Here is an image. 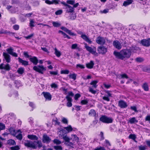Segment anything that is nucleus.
<instances>
[{
    "label": "nucleus",
    "instance_id": "obj_3",
    "mask_svg": "<svg viewBox=\"0 0 150 150\" xmlns=\"http://www.w3.org/2000/svg\"><path fill=\"white\" fill-rule=\"evenodd\" d=\"M84 45L85 47L88 51L96 56H98V53L96 52V48L95 47H89L86 43H84Z\"/></svg>",
    "mask_w": 150,
    "mask_h": 150
},
{
    "label": "nucleus",
    "instance_id": "obj_59",
    "mask_svg": "<svg viewBox=\"0 0 150 150\" xmlns=\"http://www.w3.org/2000/svg\"><path fill=\"white\" fill-rule=\"evenodd\" d=\"M15 83L16 84V86L18 87L20 85V81H15Z\"/></svg>",
    "mask_w": 150,
    "mask_h": 150
},
{
    "label": "nucleus",
    "instance_id": "obj_25",
    "mask_svg": "<svg viewBox=\"0 0 150 150\" xmlns=\"http://www.w3.org/2000/svg\"><path fill=\"white\" fill-rule=\"evenodd\" d=\"M29 59L34 65H37L38 62V59L35 57H34L32 58H30Z\"/></svg>",
    "mask_w": 150,
    "mask_h": 150
},
{
    "label": "nucleus",
    "instance_id": "obj_17",
    "mask_svg": "<svg viewBox=\"0 0 150 150\" xmlns=\"http://www.w3.org/2000/svg\"><path fill=\"white\" fill-rule=\"evenodd\" d=\"M114 46L118 50H120L122 48L121 43L117 40L114 41L113 42Z\"/></svg>",
    "mask_w": 150,
    "mask_h": 150
},
{
    "label": "nucleus",
    "instance_id": "obj_45",
    "mask_svg": "<svg viewBox=\"0 0 150 150\" xmlns=\"http://www.w3.org/2000/svg\"><path fill=\"white\" fill-rule=\"evenodd\" d=\"M55 54L56 56L57 57H59L61 55V53L60 51H58L56 48L55 49Z\"/></svg>",
    "mask_w": 150,
    "mask_h": 150
},
{
    "label": "nucleus",
    "instance_id": "obj_6",
    "mask_svg": "<svg viewBox=\"0 0 150 150\" xmlns=\"http://www.w3.org/2000/svg\"><path fill=\"white\" fill-rule=\"evenodd\" d=\"M77 32L78 34L81 35V38L86 42L88 43L89 44H91L92 43V41L89 39V37L85 34H84L82 31L80 30H78Z\"/></svg>",
    "mask_w": 150,
    "mask_h": 150
},
{
    "label": "nucleus",
    "instance_id": "obj_55",
    "mask_svg": "<svg viewBox=\"0 0 150 150\" xmlns=\"http://www.w3.org/2000/svg\"><path fill=\"white\" fill-rule=\"evenodd\" d=\"M69 73V71L67 70H63L61 71V74H68Z\"/></svg>",
    "mask_w": 150,
    "mask_h": 150
},
{
    "label": "nucleus",
    "instance_id": "obj_50",
    "mask_svg": "<svg viewBox=\"0 0 150 150\" xmlns=\"http://www.w3.org/2000/svg\"><path fill=\"white\" fill-rule=\"evenodd\" d=\"M69 76L70 78H72L74 80H75L76 79V75L74 74H70L69 75Z\"/></svg>",
    "mask_w": 150,
    "mask_h": 150
},
{
    "label": "nucleus",
    "instance_id": "obj_15",
    "mask_svg": "<svg viewBox=\"0 0 150 150\" xmlns=\"http://www.w3.org/2000/svg\"><path fill=\"white\" fill-rule=\"evenodd\" d=\"M140 43L142 45L145 47H149L150 45V41L149 39H143L142 40Z\"/></svg>",
    "mask_w": 150,
    "mask_h": 150
},
{
    "label": "nucleus",
    "instance_id": "obj_51",
    "mask_svg": "<svg viewBox=\"0 0 150 150\" xmlns=\"http://www.w3.org/2000/svg\"><path fill=\"white\" fill-rule=\"evenodd\" d=\"M102 98L103 100L106 101L107 102H109L110 100V98L105 95L103 96Z\"/></svg>",
    "mask_w": 150,
    "mask_h": 150
},
{
    "label": "nucleus",
    "instance_id": "obj_40",
    "mask_svg": "<svg viewBox=\"0 0 150 150\" xmlns=\"http://www.w3.org/2000/svg\"><path fill=\"white\" fill-rule=\"evenodd\" d=\"M106 94L105 96L108 97L109 98L112 97V94L111 93V91H105Z\"/></svg>",
    "mask_w": 150,
    "mask_h": 150
},
{
    "label": "nucleus",
    "instance_id": "obj_20",
    "mask_svg": "<svg viewBox=\"0 0 150 150\" xmlns=\"http://www.w3.org/2000/svg\"><path fill=\"white\" fill-rule=\"evenodd\" d=\"M61 28V29L66 32L67 33L70 35H76V34H75L72 32L71 30H69L67 28L65 27H62Z\"/></svg>",
    "mask_w": 150,
    "mask_h": 150
},
{
    "label": "nucleus",
    "instance_id": "obj_57",
    "mask_svg": "<svg viewBox=\"0 0 150 150\" xmlns=\"http://www.w3.org/2000/svg\"><path fill=\"white\" fill-rule=\"evenodd\" d=\"M62 13V10H58L55 12V14L56 15H59L61 14Z\"/></svg>",
    "mask_w": 150,
    "mask_h": 150
},
{
    "label": "nucleus",
    "instance_id": "obj_10",
    "mask_svg": "<svg viewBox=\"0 0 150 150\" xmlns=\"http://www.w3.org/2000/svg\"><path fill=\"white\" fill-rule=\"evenodd\" d=\"M96 42L99 45H104L105 42V39L103 37L99 36L96 39Z\"/></svg>",
    "mask_w": 150,
    "mask_h": 150
},
{
    "label": "nucleus",
    "instance_id": "obj_36",
    "mask_svg": "<svg viewBox=\"0 0 150 150\" xmlns=\"http://www.w3.org/2000/svg\"><path fill=\"white\" fill-rule=\"evenodd\" d=\"M17 71L19 74H22L24 72V69L22 67L19 68Z\"/></svg>",
    "mask_w": 150,
    "mask_h": 150
},
{
    "label": "nucleus",
    "instance_id": "obj_60",
    "mask_svg": "<svg viewBox=\"0 0 150 150\" xmlns=\"http://www.w3.org/2000/svg\"><path fill=\"white\" fill-rule=\"evenodd\" d=\"M50 86L52 88H56L58 87L57 85L54 83H53L51 84L50 85Z\"/></svg>",
    "mask_w": 150,
    "mask_h": 150
},
{
    "label": "nucleus",
    "instance_id": "obj_8",
    "mask_svg": "<svg viewBox=\"0 0 150 150\" xmlns=\"http://www.w3.org/2000/svg\"><path fill=\"white\" fill-rule=\"evenodd\" d=\"M34 144V141L33 142L30 141H27L24 143L25 146L28 148L36 149V147L35 145Z\"/></svg>",
    "mask_w": 150,
    "mask_h": 150
},
{
    "label": "nucleus",
    "instance_id": "obj_52",
    "mask_svg": "<svg viewBox=\"0 0 150 150\" xmlns=\"http://www.w3.org/2000/svg\"><path fill=\"white\" fill-rule=\"evenodd\" d=\"M89 91L93 94H96V91L94 90L91 87H89Z\"/></svg>",
    "mask_w": 150,
    "mask_h": 150
},
{
    "label": "nucleus",
    "instance_id": "obj_38",
    "mask_svg": "<svg viewBox=\"0 0 150 150\" xmlns=\"http://www.w3.org/2000/svg\"><path fill=\"white\" fill-rule=\"evenodd\" d=\"M142 87L145 91H147L149 90L148 86L146 83L143 84L142 86Z\"/></svg>",
    "mask_w": 150,
    "mask_h": 150
},
{
    "label": "nucleus",
    "instance_id": "obj_39",
    "mask_svg": "<svg viewBox=\"0 0 150 150\" xmlns=\"http://www.w3.org/2000/svg\"><path fill=\"white\" fill-rule=\"evenodd\" d=\"M53 26L54 27H58L60 26L61 24L59 22H57L53 21L52 22Z\"/></svg>",
    "mask_w": 150,
    "mask_h": 150
},
{
    "label": "nucleus",
    "instance_id": "obj_23",
    "mask_svg": "<svg viewBox=\"0 0 150 150\" xmlns=\"http://www.w3.org/2000/svg\"><path fill=\"white\" fill-rule=\"evenodd\" d=\"M0 34H6L9 35H13L14 34V33L6 30H4L3 29H1L0 30Z\"/></svg>",
    "mask_w": 150,
    "mask_h": 150
},
{
    "label": "nucleus",
    "instance_id": "obj_16",
    "mask_svg": "<svg viewBox=\"0 0 150 150\" xmlns=\"http://www.w3.org/2000/svg\"><path fill=\"white\" fill-rule=\"evenodd\" d=\"M42 94L46 100H51L52 95L49 93L43 92L42 93Z\"/></svg>",
    "mask_w": 150,
    "mask_h": 150
},
{
    "label": "nucleus",
    "instance_id": "obj_4",
    "mask_svg": "<svg viewBox=\"0 0 150 150\" xmlns=\"http://www.w3.org/2000/svg\"><path fill=\"white\" fill-rule=\"evenodd\" d=\"M100 121L105 123H110L112 122L113 119L111 117H108L105 115H102L99 119Z\"/></svg>",
    "mask_w": 150,
    "mask_h": 150
},
{
    "label": "nucleus",
    "instance_id": "obj_54",
    "mask_svg": "<svg viewBox=\"0 0 150 150\" xmlns=\"http://www.w3.org/2000/svg\"><path fill=\"white\" fill-rule=\"evenodd\" d=\"M67 3L71 5H73L75 3V2L74 0H68L67 1Z\"/></svg>",
    "mask_w": 150,
    "mask_h": 150
},
{
    "label": "nucleus",
    "instance_id": "obj_33",
    "mask_svg": "<svg viewBox=\"0 0 150 150\" xmlns=\"http://www.w3.org/2000/svg\"><path fill=\"white\" fill-rule=\"evenodd\" d=\"M129 122L131 124H132L138 122V120L136 119L135 117H133L130 118Z\"/></svg>",
    "mask_w": 150,
    "mask_h": 150
},
{
    "label": "nucleus",
    "instance_id": "obj_19",
    "mask_svg": "<svg viewBox=\"0 0 150 150\" xmlns=\"http://www.w3.org/2000/svg\"><path fill=\"white\" fill-rule=\"evenodd\" d=\"M61 28V29L66 32L67 33L70 35H76V34H75L72 32L71 30H69L67 28L65 27H62Z\"/></svg>",
    "mask_w": 150,
    "mask_h": 150
},
{
    "label": "nucleus",
    "instance_id": "obj_43",
    "mask_svg": "<svg viewBox=\"0 0 150 150\" xmlns=\"http://www.w3.org/2000/svg\"><path fill=\"white\" fill-rule=\"evenodd\" d=\"M129 138L134 140L135 142H137V141L135 140L136 138V137L134 134H130L129 136Z\"/></svg>",
    "mask_w": 150,
    "mask_h": 150
},
{
    "label": "nucleus",
    "instance_id": "obj_2",
    "mask_svg": "<svg viewBox=\"0 0 150 150\" xmlns=\"http://www.w3.org/2000/svg\"><path fill=\"white\" fill-rule=\"evenodd\" d=\"M84 45L85 47L88 51L96 56H98V53L96 52V48L95 47H89L86 43H84Z\"/></svg>",
    "mask_w": 150,
    "mask_h": 150
},
{
    "label": "nucleus",
    "instance_id": "obj_46",
    "mask_svg": "<svg viewBox=\"0 0 150 150\" xmlns=\"http://www.w3.org/2000/svg\"><path fill=\"white\" fill-rule=\"evenodd\" d=\"M20 148L18 146L11 147L10 148L11 150H19Z\"/></svg>",
    "mask_w": 150,
    "mask_h": 150
},
{
    "label": "nucleus",
    "instance_id": "obj_24",
    "mask_svg": "<svg viewBox=\"0 0 150 150\" xmlns=\"http://www.w3.org/2000/svg\"><path fill=\"white\" fill-rule=\"evenodd\" d=\"M34 144L36 146V149L37 147L40 149L42 146V144L41 141H35Z\"/></svg>",
    "mask_w": 150,
    "mask_h": 150
},
{
    "label": "nucleus",
    "instance_id": "obj_48",
    "mask_svg": "<svg viewBox=\"0 0 150 150\" xmlns=\"http://www.w3.org/2000/svg\"><path fill=\"white\" fill-rule=\"evenodd\" d=\"M5 129V125L2 123H0V130H3Z\"/></svg>",
    "mask_w": 150,
    "mask_h": 150
},
{
    "label": "nucleus",
    "instance_id": "obj_56",
    "mask_svg": "<svg viewBox=\"0 0 150 150\" xmlns=\"http://www.w3.org/2000/svg\"><path fill=\"white\" fill-rule=\"evenodd\" d=\"M136 60L137 62H141L144 61V59L142 58L139 57L136 58Z\"/></svg>",
    "mask_w": 150,
    "mask_h": 150
},
{
    "label": "nucleus",
    "instance_id": "obj_27",
    "mask_svg": "<svg viewBox=\"0 0 150 150\" xmlns=\"http://www.w3.org/2000/svg\"><path fill=\"white\" fill-rule=\"evenodd\" d=\"M94 62L93 61H91L89 63L86 64V67L88 69H92L94 65Z\"/></svg>",
    "mask_w": 150,
    "mask_h": 150
},
{
    "label": "nucleus",
    "instance_id": "obj_28",
    "mask_svg": "<svg viewBox=\"0 0 150 150\" xmlns=\"http://www.w3.org/2000/svg\"><path fill=\"white\" fill-rule=\"evenodd\" d=\"M59 136L60 137H63L64 136H65L67 135V131L64 129L60 130L59 132Z\"/></svg>",
    "mask_w": 150,
    "mask_h": 150
},
{
    "label": "nucleus",
    "instance_id": "obj_58",
    "mask_svg": "<svg viewBox=\"0 0 150 150\" xmlns=\"http://www.w3.org/2000/svg\"><path fill=\"white\" fill-rule=\"evenodd\" d=\"M19 25H14L13 27V29L16 30H18L19 29Z\"/></svg>",
    "mask_w": 150,
    "mask_h": 150
},
{
    "label": "nucleus",
    "instance_id": "obj_30",
    "mask_svg": "<svg viewBox=\"0 0 150 150\" xmlns=\"http://www.w3.org/2000/svg\"><path fill=\"white\" fill-rule=\"evenodd\" d=\"M19 62L21 63L22 65L24 66H27L28 64V62L27 61L24 60L20 57L18 58Z\"/></svg>",
    "mask_w": 150,
    "mask_h": 150
},
{
    "label": "nucleus",
    "instance_id": "obj_42",
    "mask_svg": "<svg viewBox=\"0 0 150 150\" xmlns=\"http://www.w3.org/2000/svg\"><path fill=\"white\" fill-rule=\"evenodd\" d=\"M53 142L54 144L57 145L60 144L62 143V142L60 141L57 139H54L53 141Z\"/></svg>",
    "mask_w": 150,
    "mask_h": 150
},
{
    "label": "nucleus",
    "instance_id": "obj_26",
    "mask_svg": "<svg viewBox=\"0 0 150 150\" xmlns=\"http://www.w3.org/2000/svg\"><path fill=\"white\" fill-rule=\"evenodd\" d=\"M88 115L90 116L94 117L96 119V112L95 110L93 109H91L88 113Z\"/></svg>",
    "mask_w": 150,
    "mask_h": 150
},
{
    "label": "nucleus",
    "instance_id": "obj_12",
    "mask_svg": "<svg viewBox=\"0 0 150 150\" xmlns=\"http://www.w3.org/2000/svg\"><path fill=\"white\" fill-rule=\"evenodd\" d=\"M42 142L43 143L48 144L51 141V139L47 134H44L42 136Z\"/></svg>",
    "mask_w": 150,
    "mask_h": 150
},
{
    "label": "nucleus",
    "instance_id": "obj_37",
    "mask_svg": "<svg viewBox=\"0 0 150 150\" xmlns=\"http://www.w3.org/2000/svg\"><path fill=\"white\" fill-rule=\"evenodd\" d=\"M19 133L17 135H16L15 136L17 139L20 140H21L23 138L22 135L21 134V132L20 131L19 132Z\"/></svg>",
    "mask_w": 150,
    "mask_h": 150
},
{
    "label": "nucleus",
    "instance_id": "obj_22",
    "mask_svg": "<svg viewBox=\"0 0 150 150\" xmlns=\"http://www.w3.org/2000/svg\"><path fill=\"white\" fill-rule=\"evenodd\" d=\"M65 8L66 10V12L68 13H72L74 11L73 7L69 5H68Z\"/></svg>",
    "mask_w": 150,
    "mask_h": 150
},
{
    "label": "nucleus",
    "instance_id": "obj_11",
    "mask_svg": "<svg viewBox=\"0 0 150 150\" xmlns=\"http://www.w3.org/2000/svg\"><path fill=\"white\" fill-rule=\"evenodd\" d=\"M6 51L9 54H10L12 56L17 57L18 54L15 52H13V49L11 47H10L6 49Z\"/></svg>",
    "mask_w": 150,
    "mask_h": 150
},
{
    "label": "nucleus",
    "instance_id": "obj_61",
    "mask_svg": "<svg viewBox=\"0 0 150 150\" xmlns=\"http://www.w3.org/2000/svg\"><path fill=\"white\" fill-rule=\"evenodd\" d=\"M76 67H79L81 69H84L85 68V67L83 65L81 64H77Z\"/></svg>",
    "mask_w": 150,
    "mask_h": 150
},
{
    "label": "nucleus",
    "instance_id": "obj_47",
    "mask_svg": "<svg viewBox=\"0 0 150 150\" xmlns=\"http://www.w3.org/2000/svg\"><path fill=\"white\" fill-rule=\"evenodd\" d=\"M62 138L64 140L65 142H69V141L70 140V139L69 137L67 136V135L65 136H64Z\"/></svg>",
    "mask_w": 150,
    "mask_h": 150
},
{
    "label": "nucleus",
    "instance_id": "obj_5",
    "mask_svg": "<svg viewBox=\"0 0 150 150\" xmlns=\"http://www.w3.org/2000/svg\"><path fill=\"white\" fill-rule=\"evenodd\" d=\"M33 69L42 74H43L44 71L46 70L45 68L42 65L35 66L33 67Z\"/></svg>",
    "mask_w": 150,
    "mask_h": 150
},
{
    "label": "nucleus",
    "instance_id": "obj_18",
    "mask_svg": "<svg viewBox=\"0 0 150 150\" xmlns=\"http://www.w3.org/2000/svg\"><path fill=\"white\" fill-rule=\"evenodd\" d=\"M9 131L11 134L14 136H15L18 133H19V132H20V129L16 130L14 129L13 128H10L9 129Z\"/></svg>",
    "mask_w": 150,
    "mask_h": 150
},
{
    "label": "nucleus",
    "instance_id": "obj_29",
    "mask_svg": "<svg viewBox=\"0 0 150 150\" xmlns=\"http://www.w3.org/2000/svg\"><path fill=\"white\" fill-rule=\"evenodd\" d=\"M28 138L31 140H38V137L36 135L33 134H29L27 136Z\"/></svg>",
    "mask_w": 150,
    "mask_h": 150
},
{
    "label": "nucleus",
    "instance_id": "obj_53",
    "mask_svg": "<svg viewBox=\"0 0 150 150\" xmlns=\"http://www.w3.org/2000/svg\"><path fill=\"white\" fill-rule=\"evenodd\" d=\"M35 22L33 20H30V27H33L34 26V24L35 23Z\"/></svg>",
    "mask_w": 150,
    "mask_h": 150
},
{
    "label": "nucleus",
    "instance_id": "obj_35",
    "mask_svg": "<svg viewBox=\"0 0 150 150\" xmlns=\"http://www.w3.org/2000/svg\"><path fill=\"white\" fill-rule=\"evenodd\" d=\"M64 129H65L68 132L72 131L73 129L70 125L68 127H64Z\"/></svg>",
    "mask_w": 150,
    "mask_h": 150
},
{
    "label": "nucleus",
    "instance_id": "obj_9",
    "mask_svg": "<svg viewBox=\"0 0 150 150\" xmlns=\"http://www.w3.org/2000/svg\"><path fill=\"white\" fill-rule=\"evenodd\" d=\"M3 61H5L6 62L8 63L11 61V57L10 55L8 53L6 52H4L3 53Z\"/></svg>",
    "mask_w": 150,
    "mask_h": 150
},
{
    "label": "nucleus",
    "instance_id": "obj_32",
    "mask_svg": "<svg viewBox=\"0 0 150 150\" xmlns=\"http://www.w3.org/2000/svg\"><path fill=\"white\" fill-rule=\"evenodd\" d=\"M7 143L10 146L15 145H16V143L15 141L12 139L8 140L7 142Z\"/></svg>",
    "mask_w": 150,
    "mask_h": 150
},
{
    "label": "nucleus",
    "instance_id": "obj_7",
    "mask_svg": "<svg viewBox=\"0 0 150 150\" xmlns=\"http://www.w3.org/2000/svg\"><path fill=\"white\" fill-rule=\"evenodd\" d=\"M97 51L99 54L103 55L107 52V49L104 46H100L98 47Z\"/></svg>",
    "mask_w": 150,
    "mask_h": 150
},
{
    "label": "nucleus",
    "instance_id": "obj_62",
    "mask_svg": "<svg viewBox=\"0 0 150 150\" xmlns=\"http://www.w3.org/2000/svg\"><path fill=\"white\" fill-rule=\"evenodd\" d=\"M62 122L64 124H67L68 121L67 119L64 117H63L62 119Z\"/></svg>",
    "mask_w": 150,
    "mask_h": 150
},
{
    "label": "nucleus",
    "instance_id": "obj_64",
    "mask_svg": "<svg viewBox=\"0 0 150 150\" xmlns=\"http://www.w3.org/2000/svg\"><path fill=\"white\" fill-rule=\"evenodd\" d=\"M81 96V95L79 94H76L74 96V99L75 100H77Z\"/></svg>",
    "mask_w": 150,
    "mask_h": 150
},
{
    "label": "nucleus",
    "instance_id": "obj_44",
    "mask_svg": "<svg viewBox=\"0 0 150 150\" xmlns=\"http://www.w3.org/2000/svg\"><path fill=\"white\" fill-rule=\"evenodd\" d=\"M54 149L56 150H62L63 148L61 146H54Z\"/></svg>",
    "mask_w": 150,
    "mask_h": 150
},
{
    "label": "nucleus",
    "instance_id": "obj_41",
    "mask_svg": "<svg viewBox=\"0 0 150 150\" xmlns=\"http://www.w3.org/2000/svg\"><path fill=\"white\" fill-rule=\"evenodd\" d=\"M71 136L74 141L78 142H79V138L76 135H72Z\"/></svg>",
    "mask_w": 150,
    "mask_h": 150
},
{
    "label": "nucleus",
    "instance_id": "obj_13",
    "mask_svg": "<svg viewBox=\"0 0 150 150\" xmlns=\"http://www.w3.org/2000/svg\"><path fill=\"white\" fill-rule=\"evenodd\" d=\"M11 69V67L8 63L6 64L2 63L0 65V69H4L7 71H9Z\"/></svg>",
    "mask_w": 150,
    "mask_h": 150
},
{
    "label": "nucleus",
    "instance_id": "obj_49",
    "mask_svg": "<svg viewBox=\"0 0 150 150\" xmlns=\"http://www.w3.org/2000/svg\"><path fill=\"white\" fill-rule=\"evenodd\" d=\"M146 148V146H142L141 145L139 146V150H145Z\"/></svg>",
    "mask_w": 150,
    "mask_h": 150
},
{
    "label": "nucleus",
    "instance_id": "obj_1",
    "mask_svg": "<svg viewBox=\"0 0 150 150\" xmlns=\"http://www.w3.org/2000/svg\"><path fill=\"white\" fill-rule=\"evenodd\" d=\"M113 54L116 58L123 60L124 59L129 58L131 55V52L130 50H122L120 52L114 51Z\"/></svg>",
    "mask_w": 150,
    "mask_h": 150
},
{
    "label": "nucleus",
    "instance_id": "obj_14",
    "mask_svg": "<svg viewBox=\"0 0 150 150\" xmlns=\"http://www.w3.org/2000/svg\"><path fill=\"white\" fill-rule=\"evenodd\" d=\"M118 106L122 108H125L127 107V103L123 100H120L118 101Z\"/></svg>",
    "mask_w": 150,
    "mask_h": 150
},
{
    "label": "nucleus",
    "instance_id": "obj_34",
    "mask_svg": "<svg viewBox=\"0 0 150 150\" xmlns=\"http://www.w3.org/2000/svg\"><path fill=\"white\" fill-rule=\"evenodd\" d=\"M98 81H93L91 82L90 84L91 85H93V87L96 88L97 86V85L96 84L98 83Z\"/></svg>",
    "mask_w": 150,
    "mask_h": 150
},
{
    "label": "nucleus",
    "instance_id": "obj_21",
    "mask_svg": "<svg viewBox=\"0 0 150 150\" xmlns=\"http://www.w3.org/2000/svg\"><path fill=\"white\" fill-rule=\"evenodd\" d=\"M66 98L68 101V102L67 103V106L69 107H71L72 105L71 103L72 101V98L70 97H69V96H66Z\"/></svg>",
    "mask_w": 150,
    "mask_h": 150
},
{
    "label": "nucleus",
    "instance_id": "obj_31",
    "mask_svg": "<svg viewBox=\"0 0 150 150\" xmlns=\"http://www.w3.org/2000/svg\"><path fill=\"white\" fill-rule=\"evenodd\" d=\"M59 1L58 0H52V1H46V3L48 4H58Z\"/></svg>",
    "mask_w": 150,
    "mask_h": 150
},
{
    "label": "nucleus",
    "instance_id": "obj_63",
    "mask_svg": "<svg viewBox=\"0 0 150 150\" xmlns=\"http://www.w3.org/2000/svg\"><path fill=\"white\" fill-rule=\"evenodd\" d=\"M122 78H125L126 79H127L128 78V76L126 74H123L121 75Z\"/></svg>",
    "mask_w": 150,
    "mask_h": 150
}]
</instances>
